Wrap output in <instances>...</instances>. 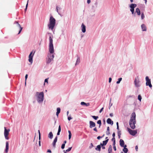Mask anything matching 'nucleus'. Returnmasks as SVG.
<instances>
[{
    "mask_svg": "<svg viewBox=\"0 0 153 153\" xmlns=\"http://www.w3.org/2000/svg\"><path fill=\"white\" fill-rule=\"evenodd\" d=\"M53 39L51 36L49 37V52L48 56V58H47L46 62L49 64L52 61L54 57V55L52 54L54 52V48L53 44Z\"/></svg>",
    "mask_w": 153,
    "mask_h": 153,
    "instance_id": "1",
    "label": "nucleus"
},
{
    "mask_svg": "<svg viewBox=\"0 0 153 153\" xmlns=\"http://www.w3.org/2000/svg\"><path fill=\"white\" fill-rule=\"evenodd\" d=\"M136 121V114L134 112L131 115L130 119L129 121V124L130 127L132 129L135 128Z\"/></svg>",
    "mask_w": 153,
    "mask_h": 153,
    "instance_id": "2",
    "label": "nucleus"
},
{
    "mask_svg": "<svg viewBox=\"0 0 153 153\" xmlns=\"http://www.w3.org/2000/svg\"><path fill=\"white\" fill-rule=\"evenodd\" d=\"M56 24V20L52 16H51L49 19V22L48 24V27L49 29L52 30L54 28Z\"/></svg>",
    "mask_w": 153,
    "mask_h": 153,
    "instance_id": "3",
    "label": "nucleus"
},
{
    "mask_svg": "<svg viewBox=\"0 0 153 153\" xmlns=\"http://www.w3.org/2000/svg\"><path fill=\"white\" fill-rule=\"evenodd\" d=\"M36 96L37 98V101L40 103L43 102L44 100V94L43 92H36Z\"/></svg>",
    "mask_w": 153,
    "mask_h": 153,
    "instance_id": "4",
    "label": "nucleus"
},
{
    "mask_svg": "<svg viewBox=\"0 0 153 153\" xmlns=\"http://www.w3.org/2000/svg\"><path fill=\"white\" fill-rule=\"evenodd\" d=\"M4 134L5 138L6 140H8L9 139V137L8 136L9 134V132L10 131V129H7L5 127H4Z\"/></svg>",
    "mask_w": 153,
    "mask_h": 153,
    "instance_id": "5",
    "label": "nucleus"
},
{
    "mask_svg": "<svg viewBox=\"0 0 153 153\" xmlns=\"http://www.w3.org/2000/svg\"><path fill=\"white\" fill-rule=\"evenodd\" d=\"M146 85L147 86L149 85L150 88L152 87L151 84V79H149L148 76H146Z\"/></svg>",
    "mask_w": 153,
    "mask_h": 153,
    "instance_id": "6",
    "label": "nucleus"
},
{
    "mask_svg": "<svg viewBox=\"0 0 153 153\" xmlns=\"http://www.w3.org/2000/svg\"><path fill=\"white\" fill-rule=\"evenodd\" d=\"M127 129L129 134L133 136H134L137 133V130H133L128 128H127Z\"/></svg>",
    "mask_w": 153,
    "mask_h": 153,
    "instance_id": "7",
    "label": "nucleus"
},
{
    "mask_svg": "<svg viewBox=\"0 0 153 153\" xmlns=\"http://www.w3.org/2000/svg\"><path fill=\"white\" fill-rule=\"evenodd\" d=\"M134 83L136 87H138L140 86V81L139 79H137L136 78L134 80Z\"/></svg>",
    "mask_w": 153,
    "mask_h": 153,
    "instance_id": "8",
    "label": "nucleus"
},
{
    "mask_svg": "<svg viewBox=\"0 0 153 153\" xmlns=\"http://www.w3.org/2000/svg\"><path fill=\"white\" fill-rule=\"evenodd\" d=\"M89 127L91 128H92L93 127H95L96 126V124L95 123L91 121H89Z\"/></svg>",
    "mask_w": 153,
    "mask_h": 153,
    "instance_id": "9",
    "label": "nucleus"
},
{
    "mask_svg": "<svg viewBox=\"0 0 153 153\" xmlns=\"http://www.w3.org/2000/svg\"><path fill=\"white\" fill-rule=\"evenodd\" d=\"M15 24H17V26L20 28V30L18 34H19L22 29V28L21 27L20 25L18 23L17 21H15L14 22Z\"/></svg>",
    "mask_w": 153,
    "mask_h": 153,
    "instance_id": "10",
    "label": "nucleus"
},
{
    "mask_svg": "<svg viewBox=\"0 0 153 153\" xmlns=\"http://www.w3.org/2000/svg\"><path fill=\"white\" fill-rule=\"evenodd\" d=\"M32 52H31L29 56V61L31 63H32V59L33 57V55H32Z\"/></svg>",
    "mask_w": 153,
    "mask_h": 153,
    "instance_id": "11",
    "label": "nucleus"
},
{
    "mask_svg": "<svg viewBox=\"0 0 153 153\" xmlns=\"http://www.w3.org/2000/svg\"><path fill=\"white\" fill-rule=\"evenodd\" d=\"M109 140V139H107L105 140L104 141L102 142V143H100V145L101 146H105Z\"/></svg>",
    "mask_w": 153,
    "mask_h": 153,
    "instance_id": "12",
    "label": "nucleus"
},
{
    "mask_svg": "<svg viewBox=\"0 0 153 153\" xmlns=\"http://www.w3.org/2000/svg\"><path fill=\"white\" fill-rule=\"evenodd\" d=\"M9 149V143L8 142H7L6 143V149L5 152L6 153H7Z\"/></svg>",
    "mask_w": 153,
    "mask_h": 153,
    "instance_id": "13",
    "label": "nucleus"
},
{
    "mask_svg": "<svg viewBox=\"0 0 153 153\" xmlns=\"http://www.w3.org/2000/svg\"><path fill=\"white\" fill-rule=\"evenodd\" d=\"M82 31L83 33H85L86 31L85 26L82 23Z\"/></svg>",
    "mask_w": 153,
    "mask_h": 153,
    "instance_id": "14",
    "label": "nucleus"
},
{
    "mask_svg": "<svg viewBox=\"0 0 153 153\" xmlns=\"http://www.w3.org/2000/svg\"><path fill=\"white\" fill-rule=\"evenodd\" d=\"M120 146L122 147H123V146H124L125 143L123 140L122 139H120Z\"/></svg>",
    "mask_w": 153,
    "mask_h": 153,
    "instance_id": "15",
    "label": "nucleus"
},
{
    "mask_svg": "<svg viewBox=\"0 0 153 153\" xmlns=\"http://www.w3.org/2000/svg\"><path fill=\"white\" fill-rule=\"evenodd\" d=\"M57 140V137H56L54 139L52 143L53 145L54 148L55 147L56 143Z\"/></svg>",
    "mask_w": 153,
    "mask_h": 153,
    "instance_id": "16",
    "label": "nucleus"
},
{
    "mask_svg": "<svg viewBox=\"0 0 153 153\" xmlns=\"http://www.w3.org/2000/svg\"><path fill=\"white\" fill-rule=\"evenodd\" d=\"M107 122L108 124H113V122L110 118H108L107 120Z\"/></svg>",
    "mask_w": 153,
    "mask_h": 153,
    "instance_id": "17",
    "label": "nucleus"
},
{
    "mask_svg": "<svg viewBox=\"0 0 153 153\" xmlns=\"http://www.w3.org/2000/svg\"><path fill=\"white\" fill-rule=\"evenodd\" d=\"M141 27L143 31H146V27L144 24H142Z\"/></svg>",
    "mask_w": 153,
    "mask_h": 153,
    "instance_id": "18",
    "label": "nucleus"
},
{
    "mask_svg": "<svg viewBox=\"0 0 153 153\" xmlns=\"http://www.w3.org/2000/svg\"><path fill=\"white\" fill-rule=\"evenodd\" d=\"M81 104L82 105H85L87 106H89L90 105L89 103H86L83 102H81Z\"/></svg>",
    "mask_w": 153,
    "mask_h": 153,
    "instance_id": "19",
    "label": "nucleus"
},
{
    "mask_svg": "<svg viewBox=\"0 0 153 153\" xmlns=\"http://www.w3.org/2000/svg\"><path fill=\"white\" fill-rule=\"evenodd\" d=\"M137 6V4H131L130 5V7L131 8H134Z\"/></svg>",
    "mask_w": 153,
    "mask_h": 153,
    "instance_id": "20",
    "label": "nucleus"
},
{
    "mask_svg": "<svg viewBox=\"0 0 153 153\" xmlns=\"http://www.w3.org/2000/svg\"><path fill=\"white\" fill-rule=\"evenodd\" d=\"M136 12L137 13V14L138 15H140V11L138 8H137L136 9Z\"/></svg>",
    "mask_w": 153,
    "mask_h": 153,
    "instance_id": "21",
    "label": "nucleus"
},
{
    "mask_svg": "<svg viewBox=\"0 0 153 153\" xmlns=\"http://www.w3.org/2000/svg\"><path fill=\"white\" fill-rule=\"evenodd\" d=\"M60 112V108H57V112L56 113V115L57 116H58Z\"/></svg>",
    "mask_w": 153,
    "mask_h": 153,
    "instance_id": "22",
    "label": "nucleus"
},
{
    "mask_svg": "<svg viewBox=\"0 0 153 153\" xmlns=\"http://www.w3.org/2000/svg\"><path fill=\"white\" fill-rule=\"evenodd\" d=\"M112 152V147L111 145H110L108 149V153H111Z\"/></svg>",
    "mask_w": 153,
    "mask_h": 153,
    "instance_id": "23",
    "label": "nucleus"
},
{
    "mask_svg": "<svg viewBox=\"0 0 153 153\" xmlns=\"http://www.w3.org/2000/svg\"><path fill=\"white\" fill-rule=\"evenodd\" d=\"M95 149L96 150L99 151H100L101 150V146L100 145H98L97 146V147L95 148Z\"/></svg>",
    "mask_w": 153,
    "mask_h": 153,
    "instance_id": "24",
    "label": "nucleus"
},
{
    "mask_svg": "<svg viewBox=\"0 0 153 153\" xmlns=\"http://www.w3.org/2000/svg\"><path fill=\"white\" fill-rule=\"evenodd\" d=\"M48 137L50 139H51L53 137V134L52 132H50L49 134H48Z\"/></svg>",
    "mask_w": 153,
    "mask_h": 153,
    "instance_id": "25",
    "label": "nucleus"
},
{
    "mask_svg": "<svg viewBox=\"0 0 153 153\" xmlns=\"http://www.w3.org/2000/svg\"><path fill=\"white\" fill-rule=\"evenodd\" d=\"M61 126H60L59 125V127L58 131L57 133V135H59L60 132L61 131Z\"/></svg>",
    "mask_w": 153,
    "mask_h": 153,
    "instance_id": "26",
    "label": "nucleus"
},
{
    "mask_svg": "<svg viewBox=\"0 0 153 153\" xmlns=\"http://www.w3.org/2000/svg\"><path fill=\"white\" fill-rule=\"evenodd\" d=\"M123 151L125 153H127L128 152V149L126 148H125L123 149Z\"/></svg>",
    "mask_w": 153,
    "mask_h": 153,
    "instance_id": "27",
    "label": "nucleus"
},
{
    "mask_svg": "<svg viewBox=\"0 0 153 153\" xmlns=\"http://www.w3.org/2000/svg\"><path fill=\"white\" fill-rule=\"evenodd\" d=\"M68 132L69 133V139L70 140L71 137V131L69 130L68 131Z\"/></svg>",
    "mask_w": 153,
    "mask_h": 153,
    "instance_id": "28",
    "label": "nucleus"
},
{
    "mask_svg": "<svg viewBox=\"0 0 153 153\" xmlns=\"http://www.w3.org/2000/svg\"><path fill=\"white\" fill-rule=\"evenodd\" d=\"M97 123L98 124H99V127H100V126H101V124H102L101 120H98L97 121Z\"/></svg>",
    "mask_w": 153,
    "mask_h": 153,
    "instance_id": "29",
    "label": "nucleus"
},
{
    "mask_svg": "<svg viewBox=\"0 0 153 153\" xmlns=\"http://www.w3.org/2000/svg\"><path fill=\"white\" fill-rule=\"evenodd\" d=\"M91 117L92 118H93L95 120H97V119L98 118V116H92Z\"/></svg>",
    "mask_w": 153,
    "mask_h": 153,
    "instance_id": "30",
    "label": "nucleus"
},
{
    "mask_svg": "<svg viewBox=\"0 0 153 153\" xmlns=\"http://www.w3.org/2000/svg\"><path fill=\"white\" fill-rule=\"evenodd\" d=\"M80 62V59L78 58L77 59L76 62V65L78 64Z\"/></svg>",
    "mask_w": 153,
    "mask_h": 153,
    "instance_id": "31",
    "label": "nucleus"
},
{
    "mask_svg": "<svg viewBox=\"0 0 153 153\" xmlns=\"http://www.w3.org/2000/svg\"><path fill=\"white\" fill-rule=\"evenodd\" d=\"M138 99L140 101H141L142 99V97L140 95H139L138 97Z\"/></svg>",
    "mask_w": 153,
    "mask_h": 153,
    "instance_id": "32",
    "label": "nucleus"
},
{
    "mask_svg": "<svg viewBox=\"0 0 153 153\" xmlns=\"http://www.w3.org/2000/svg\"><path fill=\"white\" fill-rule=\"evenodd\" d=\"M122 78H119L118 79V80L117 82V84H119L122 80Z\"/></svg>",
    "mask_w": 153,
    "mask_h": 153,
    "instance_id": "33",
    "label": "nucleus"
},
{
    "mask_svg": "<svg viewBox=\"0 0 153 153\" xmlns=\"http://www.w3.org/2000/svg\"><path fill=\"white\" fill-rule=\"evenodd\" d=\"M72 148V147L69 148L68 149H67L66 150V152H69L71 150Z\"/></svg>",
    "mask_w": 153,
    "mask_h": 153,
    "instance_id": "34",
    "label": "nucleus"
},
{
    "mask_svg": "<svg viewBox=\"0 0 153 153\" xmlns=\"http://www.w3.org/2000/svg\"><path fill=\"white\" fill-rule=\"evenodd\" d=\"M141 18H142V19H143L144 18L145 16H144V15L143 13H142L141 15Z\"/></svg>",
    "mask_w": 153,
    "mask_h": 153,
    "instance_id": "35",
    "label": "nucleus"
},
{
    "mask_svg": "<svg viewBox=\"0 0 153 153\" xmlns=\"http://www.w3.org/2000/svg\"><path fill=\"white\" fill-rule=\"evenodd\" d=\"M130 11L132 12V14H133L134 11V8H131L130 9Z\"/></svg>",
    "mask_w": 153,
    "mask_h": 153,
    "instance_id": "36",
    "label": "nucleus"
},
{
    "mask_svg": "<svg viewBox=\"0 0 153 153\" xmlns=\"http://www.w3.org/2000/svg\"><path fill=\"white\" fill-rule=\"evenodd\" d=\"M65 143H63V144H62V146H61V148L62 149H64L65 148Z\"/></svg>",
    "mask_w": 153,
    "mask_h": 153,
    "instance_id": "37",
    "label": "nucleus"
},
{
    "mask_svg": "<svg viewBox=\"0 0 153 153\" xmlns=\"http://www.w3.org/2000/svg\"><path fill=\"white\" fill-rule=\"evenodd\" d=\"M118 136L119 137V138H120V135H121L120 131H118Z\"/></svg>",
    "mask_w": 153,
    "mask_h": 153,
    "instance_id": "38",
    "label": "nucleus"
},
{
    "mask_svg": "<svg viewBox=\"0 0 153 153\" xmlns=\"http://www.w3.org/2000/svg\"><path fill=\"white\" fill-rule=\"evenodd\" d=\"M28 1H29V0H28L27 1V4L26 5V8H25V11L27 9V6H28Z\"/></svg>",
    "mask_w": 153,
    "mask_h": 153,
    "instance_id": "39",
    "label": "nucleus"
},
{
    "mask_svg": "<svg viewBox=\"0 0 153 153\" xmlns=\"http://www.w3.org/2000/svg\"><path fill=\"white\" fill-rule=\"evenodd\" d=\"M27 76H28V75L27 74H26L25 76V84H26V80L27 78Z\"/></svg>",
    "mask_w": 153,
    "mask_h": 153,
    "instance_id": "40",
    "label": "nucleus"
},
{
    "mask_svg": "<svg viewBox=\"0 0 153 153\" xmlns=\"http://www.w3.org/2000/svg\"><path fill=\"white\" fill-rule=\"evenodd\" d=\"M94 130L96 132H97V128L96 127H95L94 128Z\"/></svg>",
    "mask_w": 153,
    "mask_h": 153,
    "instance_id": "41",
    "label": "nucleus"
},
{
    "mask_svg": "<svg viewBox=\"0 0 153 153\" xmlns=\"http://www.w3.org/2000/svg\"><path fill=\"white\" fill-rule=\"evenodd\" d=\"M103 108H101L100 109V111H99V112L100 113H101L102 111H103Z\"/></svg>",
    "mask_w": 153,
    "mask_h": 153,
    "instance_id": "42",
    "label": "nucleus"
},
{
    "mask_svg": "<svg viewBox=\"0 0 153 153\" xmlns=\"http://www.w3.org/2000/svg\"><path fill=\"white\" fill-rule=\"evenodd\" d=\"M102 138V137H101V136H98L97 137V138L98 139V140H100V138Z\"/></svg>",
    "mask_w": 153,
    "mask_h": 153,
    "instance_id": "43",
    "label": "nucleus"
},
{
    "mask_svg": "<svg viewBox=\"0 0 153 153\" xmlns=\"http://www.w3.org/2000/svg\"><path fill=\"white\" fill-rule=\"evenodd\" d=\"M48 78H47V79H45V82H47V83H48Z\"/></svg>",
    "mask_w": 153,
    "mask_h": 153,
    "instance_id": "44",
    "label": "nucleus"
},
{
    "mask_svg": "<svg viewBox=\"0 0 153 153\" xmlns=\"http://www.w3.org/2000/svg\"><path fill=\"white\" fill-rule=\"evenodd\" d=\"M106 134L107 135H109L110 134L109 131H107L106 132Z\"/></svg>",
    "mask_w": 153,
    "mask_h": 153,
    "instance_id": "45",
    "label": "nucleus"
},
{
    "mask_svg": "<svg viewBox=\"0 0 153 153\" xmlns=\"http://www.w3.org/2000/svg\"><path fill=\"white\" fill-rule=\"evenodd\" d=\"M68 120L69 121L71 119H72V118L71 117H68Z\"/></svg>",
    "mask_w": 153,
    "mask_h": 153,
    "instance_id": "46",
    "label": "nucleus"
},
{
    "mask_svg": "<svg viewBox=\"0 0 153 153\" xmlns=\"http://www.w3.org/2000/svg\"><path fill=\"white\" fill-rule=\"evenodd\" d=\"M113 149L115 151H116V148L115 146H113Z\"/></svg>",
    "mask_w": 153,
    "mask_h": 153,
    "instance_id": "47",
    "label": "nucleus"
},
{
    "mask_svg": "<svg viewBox=\"0 0 153 153\" xmlns=\"http://www.w3.org/2000/svg\"><path fill=\"white\" fill-rule=\"evenodd\" d=\"M112 141L114 142V141H115V137H113L112 139V140H111Z\"/></svg>",
    "mask_w": 153,
    "mask_h": 153,
    "instance_id": "48",
    "label": "nucleus"
},
{
    "mask_svg": "<svg viewBox=\"0 0 153 153\" xmlns=\"http://www.w3.org/2000/svg\"><path fill=\"white\" fill-rule=\"evenodd\" d=\"M111 80H112L111 78V77H110L109 79V83H110L111 82Z\"/></svg>",
    "mask_w": 153,
    "mask_h": 153,
    "instance_id": "49",
    "label": "nucleus"
},
{
    "mask_svg": "<svg viewBox=\"0 0 153 153\" xmlns=\"http://www.w3.org/2000/svg\"><path fill=\"white\" fill-rule=\"evenodd\" d=\"M39 140H40V134L39 130Z\"/></svg>",
    "mask_w": 153,
    "mask_h": 153,
    "instance_id": "50",
    "label": "nucleus"
},
{
    "mask_svg": "<svg viewBox=\"0 0 153 153\" xmlns=\"http://www.w3.org/2000/svg\"><path fill=\"white\" fill-rule=\"evenodd\" d=\"M47 152L49 153H51V151L50 149H48L47 150Z\"/></svg>",
    "mask_w": 153,
    "mask_h": 153,
    "instance_id": "51",
    "label": "nucleus"
},
{
    "mask_svg": "<svg viewBox=\"0 0 153 153\" xmlns=\"http://www.w3.org/2000/svg\"><path fill=\"white\" fill-rule=\"evenodd\" d=\"M112 136L113 137H114L115 136V133L114 132L112 134Z\"/></svg>",
    "mask_w": 153,
    "mask_h": 153,
    "instance_id": "52",
    "label": "nucleus"
},
{
    "mask_svg": "<svg viewBox=\"0 0 153 153\" xmlns=\"http://www.w3.org/2000/svg\"><path fill=\"white\" fill-rule=\"evenodd\" d=\"M91 2L90 0H87V2L88 4H89Z\"/></svg>",
    "mask_w": 153,
    "mask_h": 153,
    "instance_id": "53",
    "label": "nucleus"
},
{
    "mask_svg": "<svg viewBox=\"0 0 153 153\" xmlns=\"http://www.w3.org/2000/svg\"><path fill=\"white\" fill-rule=\"evenodd\" d=\"M135 149H136V151H137L138 146H135Z\"/></svg>",
    "mask_w": 153,
    "mask_h": 153,
    "instance_id": "54",
    "label": "nucleus"
},
{
    "mask_svg": "<svg viewBox=\"0 0 153 153\" xmlns=\"http://www.w3.org/2000/svg\"><path fill=\"white\" fill-rule=\"evenodd\" d=\"M115 141H114L113 142V145L114 146H115Z\"/></svg>",
    "mask_w": 153,
    "mask_h": 153,
    "instance_id": "55",
    "label": "nucleus"
},
{
    "mask_svg": "<svg viewBox=\"0 0 153 153\" xmlns=\"http://www.w3.org/2000/svg\"><path fill=\"white\" fill-rule=\"evenodd\" d=\"M107 131H109V127L108 126L107 128Z\"/></svg>",
    "mask_w": 153,
    "mask_h": 153,
    "instance_id": "56",
    "label": "nucleus"
},
{
    "mask_svg": "<svg viewBox=\"0 0 153 153\" xmlns=\"http://www.w3.org/2000/svg\"><path fill=\"white\" fill-rule=\"evenodd\" d=\"M102 148L103 149H105V147L103 146H102Z\"/></svg>",
    "mask_w": 153,
    "mask_h": 153,
    "instance_id": "57",
    "label": "nucleus"
},
{
    "mask_svg": "<svg viewBox=\"0 0 153 153\" xmlns=\"http://www.w3.org/2000/svg\"><path fill=\"white\" fill-rule=\"evenodd\" d=\"M110 116L111 117H112L113 116V114L112 113H110Z\"/></svg>",
    "mask_w": 153,
    "mask_h": 153,
    "instance_id": "58",
    "label": "nucleus"
},
{
    "mask_svg": "<svg viewBox=\"0 0 153 153\" xmlns=\"http://www.w3.org/2000/svg\"><path fill=\"white\" fill-rule=\"evenodd\" d=\"M123 147H124V148H126L127 147V146L126 145H124V146H123Z\"/></svg>",
    "mask_w": 153,
    "mask_h": 153,
    "instance_id": "59",
    "label": "nucleus"
},
{
    "mask_svg": "<svg viewBox=\"0 0 153 153\" xmlns=\"http://www.w3.org/2000/svg\"><path fill=\"white\" fill-rule=\"evenodd\" d=\"M117 129L118 130H119V126H117Z\"/></svg>",
    "mask_w": 153,
    "mask_h": 153,
    "instance_id": "60",
    "label": "nucleus"
},
{
    "mask_svg": "<svg viewBox=\"0 0 153 153\" xmlns=\"http://www.w3.org/2000/svg\"><path fill=\"white\" fill-rule=\"evenodd\" d=\"M39 146H41V145H40V141H39Z\"/></svg>",
    "mask_w": 153,
    "mask_h": 153,
    "instance_id": "61",
    "label": "nucleus"
},
{
    "mask_svg": "<svg viewBox=\"0 0 153 153\" xmlns=\"http://www.w3.org/2000/svg\"><path fill=\"white\" fill-rule=\"evenodd\" d=\"M130 1L131 3H132L133 2V0H130Z\"/></svg>",
    "mask_w": 153,
    "mask_h": 153,
    "instance_id": "62",
    "label": "nucleus"
},
{
    "mask_svg": "<svg viewBox=\"0 0 153 153\" xmlns=\"http://www.w3.org/2000/svg\"><path fill=\"white\" fill-rule=\"evenodd\" d=\"M116 124H117V126H118V122H117V123H116Z\"/></svg>",
    "mask_w": 153,
    "mask_h": 153,
    "instance_id": "63",
    "label": "nucleus"
},
{
    "mask_svg": "<svg viewBox=\"0 0 153 153\" xmlns=\"http://www.w3.org/2000/svg\"><path fill=\"white\" fill-rule=\"evenodd\" d=\"M66 143V140H65L64 141V143H65H65Z\"/></svg>",
    "mask_w": 153,
    "mask_h": 153,
    "instance_id": "64",
    "label": "nucleus"
}]
</instances>
